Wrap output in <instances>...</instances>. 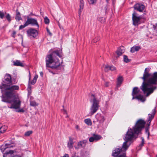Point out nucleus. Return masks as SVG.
Here are the masks:
<instances>
[{
    "instance_id": "obj_12",
    "label": "nucleus",
    "mask_w": 157,
    "mask_h": 157,
    "mask_svg": "<svg viewBox=\"0 0 157 157\" xmlns=\"http://www.w3.org/2000/svg\"><path fill=\"white\" fill-rule=\"evenodd\" d=\"M144 8V6L140 3H137L134 6V9L140 12H142L143 11Z\"/></svg>"
},
{
    "instance_id": "obj_17",
    "label": "nucleus",
    "mask_w": 157,
    "mask_h": 157,
    "mask_svg": "<svg viewBox=\"0 0 157 157\" xmlns=\"http://www.w3.org/2000/svg\"><path fill=\"white\" fill-rule=\"evenodd\" d=\"M125 51V48L123 46H121L119 48L116 52V53L118 56H121Z\"/></svg>"
},
{
    "instance_id": "obj_8",
    "label": "nucleus",
    "mask_w": 157,
    "mask_h": 157,
    "mask_svg": "<svg viewBox=\"0 0 157 157\" xmlns=\"http://www.w3.org/2000/svg\"><path fill=\"white\" fill-rule=\"evenodd\" d=\"M141 18V17L140 16H138L137 13L135 12H134L132 16L133 24L135 25H137L140 24Z\"/></svg>"
},
{
    "instance_id": "obj_30",
    "label": "nucleus",
    "mask_w": 157,
    "mask_h": 157,
    "mask_svg": "<svg viewBox=\"0 0 157 157\" xmlns=\"http://www.w3.org/2000/svg\"><path fill=\"white\" fill-rule=\"evenodd\" d=\"M38 104L36 103L35 101H30V105L31 106L35 107L38 106Z\"/></svg>"
},
{
    "instance_id": "obj_23",
    "label": "nucleus",
    "mask_w": 157,
    "mask_h": 157,
    "mask_svg": "<svg viewBox=\"0 0 157 157\" xmlns=\"http://www.w3.org/2000/svg\"><path fill=\"white\" fill-rule=\"evenodd\" d=\"M140 49V48L139 46H136L132 47L131 48L130 51L132 53H134L136 51H139Z\"/></svg>"
},
{
    "instance_id": "obj_11",
    "label": "nucleus",
    "mask_w": 157,
    "mask_h": 157,
    "mask_svg": "<svg viewBox=\"0 0 157 157\" xmlns=\"http://www.w3.org/2000/svg\"><path fill=\"white\" fill-rule=\"evenodd\" d=\"M4 80H3V83H4L6 85H8L10 84L12 82L11 78L10 75L9 74H6L4 78Z\"/></svg>"
},
{
    "instance_id": "obj_3",
    "label": "nucleus",
    "mask_w": 157,
    "mask_h": 157,
    "mask_svg": "<svg viewBox=\"0 0 157 157\" xmlns=\"http://www.w3.org/2000/svg\"><path fill=\"white\" fill-rule=\"evenodd\" d=\"M149 68H146L145 69L143 75V76L141 78L143 80L141 90L145 93L147 92L146 96H148L150 94L152 93L156 87L153 85L157 84V72H154L151 77L149 78L147 80L146 79L150 76L151 74L149 73Z\"/></svg>"
},
{
    "instance_id": "obj_25",
    "label": "nucleus",
    "mask_w": 157,
    "mask_h": 157,
    "mask_svg": "<svg viewBox=\"0 0 157 157\" xmlns=\"http://www.w3.org/2000/svg\"><path fill=\"white\" fill-rule=\"evenodd\" d=\"M15 19L16 21H20L21 20V14L19 12H17L16 15L15 17Z\"/></svg>"
},
{
    "instance_id": "obj_47",
    "label": "nucleus",
    "mask_w": 157,
    "mask_h": 157,
    "mask_svg": "<svg viewBox=\"0 0 157 157\" xmlns=\"http://www.w3.org/2000/svg\"><path fill=\"white\" fill-rule=\"evenodd\" d=\"M72 157H78V156L76 155V153H75L72 154ZM82 157H85L84 156H82Z\"/></svg>"
},
{
    "instance_id": "obj_44",
    "label": "nucleus",
    "mask_w": 157,
    "mask_h": 157,
    "mask_svg": "<svg viewBox=\"0 0 157 157\" xmlns=\"http://www.w3.org/2000/svg\"><path fill=\"white\" fill-rule=\"evenodd\" d=\"M153 28H154V29L157 32V24L155 25H153Z\"/></svg>"
},
{
    "instance_id": "obj_32",
    "label": "nucleus",
    "mask_w": 157,
    "mask_h": 157,
    "mask_svg": "<svg viewBox=\"0 0 157 157\" xmlns=\"http://www.w3.org/2000/svg\"><path fill=\"white\" fill-rule=\"evenodd\" d=\"M124 62L126 63L129 62L130 61V59H128V57L126 55H124Z\"/></svg>"
},
{
    "instance_id": "obj_52",
    "label": "nucleus",
    "mask_w": 157,
    "mask_h": 157,
    "mask_svg": "<svg viewBox=\"0 0 157 157\" xmlns=\"http://www.w3.org/2000/svg\"><path fill=\"white\" fill-rule=\"evenodd\" d=\"M40 75L41 76H43V73L42 72H40Z\"/></svg>"
},
{
    "instance_id": "obj_35",
    "label": "nucleus",
    "mask_w": 157,
    "mask_h": 157,
    "mask_svg": "<svg viewBox=\"0 0 157 157\" xmlns=\"http://www.w3.org/2000/svg\"><path fill=\"white\" fill-rule=\"evenodd\" d=\"M98 20L101 23H104L105 21V19L102 17H100L98 18Z\"/></svg>"
},
{
    "instance_id": "obj_48",
    "label": "nucleus",
    "mask_w": 157,
    "mask_h": 157,
    "mask_svg": "<svg viewBox=\"0 0 157 157\" xmlns=\"http://www.w3.org/2000/svg\"><path fill=\"white\" fill-rule=\"evenodd\" d=\"M146 133H147L148 135V138H149V133L148 132V130L147 129L146 130Z\"/></svg>"
},
{
    "instance_id": "obj_50",
    "label": "nucleus",
    "mask_w": 157,
    "mask_h": 157,
    "mask_svg": "<svg viewBox=\"0 0 157 157\" xmlns=\"http://www.w3.org/2000/svg\"><path fill=\"white\" fill-rule=\"evenodd\" d=\"M62 112L64 114H67V111H66V110H65V109H63L62 110Z\"/></svg>"
},
{
    "instance_id": "obj_16",
    "label": "nucleus",
    "mask_w": 157,
    "mask_h": 157,
    "mask_svg": "<svg viewBox=\"0 0 157 157\" xmlns=\"http://www.w3.org/2000/svg\"><path fill=\"white\" fill-rule=\"evenodd\" d=\"M96 118L97 121L99 122V123L103 122L105 120L104 116L98 113L96 115Z\"/></svg>"
},
{
    "instance_id": "obj_26",
    "label": "nucleus",
    "mask_w": 157,
    "mask_h": 157,
    "mask_svg": "<svg viewBox=\"0 0 157 157\" xmlns=\"http://www.w3.org/2000/svg\"><path fill=\"white\" fill-rule=\"evenodd\" d=\"M7 129V127L6 126H0V130L2 133L4 132Z\"/></svg>"
},
{
    "instance_id": "obj_7",
    "label": "nucleus",
    "mask_w": 157,
    "mask_h": 157,
    "mask_svg": "<svg viewBox=\"0 0 157 157\" xmlns=\"http://www.w3.org/2000/svg\"><path fill=\"white\" fill-rule=\"evenodd\" d=\"M28 36L30 38H35L37 36L38 34L37 31L34 29L30 28L27 31Z\"/></svg>"
},
{
    "instance_id": "obj_46",
    "label": "nucleus",
    "mask_w": 157,
    "mask_h": 157,
    "mask_svg": "<svg viewBox=\"0 0 157 157\" xmlns=\"http://www.w3.org/2000/svg\"><path fill=\"white\" fill-rule=\"evenodd\" d=\"M109 86V83L107 82H105V87H108Z\"/></svg>"
},
{
    "instance_id": "obj_31",
    "label": "nucleus",
    "mask_w": 157,
    "mask_h": 157,
    "mask_svg": "<svg viewBox=\"0 0 157 157\" xmlns=\"http://www.w3.org/2000/svg\"><path fill=\"white\" fill-rule=\"evenodd\" d=\"M6 17L9 22H10L11 20V17L10 14L8 13H6Z\"/></svg>"
},
{
    "instance_id": "obj_29",
    "label": "nucleus",
    "mask_w": 157,
    "mask_h": 157,
    "mask_svg": "<svg viewBox=\"0 0 157 157\" xmlns=\"http://www.w3.org/2000/svg\"><path fill=\"white\" fill-rule=\"evenodd\" d=\"M84 122L86 124L88 125H91L92 123L90 119H86L85 120Z\"/></svg>"
},
{
    "instance_id": "obj_43",
    "label": "nucleus",
    "mask_w": 157,
    "mask_h": 157,
    "mask_svg": "<svg viewBox=\"0 0 157 157\" xmlns=\"http://www.w3.org/2000/svg\"><path fill=\"white\" fill-rule=\"evenodd\" d=\"M75 128L77 130V131H80V129L79 128V126L78 125H76L75 126Z\"/></svg>"
},
{
    "instance_id": "obj_49",
    "label": "nucleus",
    "mask_w": 157,
    "mask_h": 157,
    "mask_svg": "<svg viewBox=\"0 0 157 157\" xmlns=\"http://www.w3.org/2000/svg\"><path fill=\"white\" fill-rule=\"evenodd\" d=\"M61 157H69V156L68 154H65L63 156H61Z\"/></svg>"
},
{
    "instance_id": "obj_10",
    "label": "nucleus",
    "mask_w": 157,
    "mask_h": 157,
    "mask_svg": "<svg viewBox=\"0 0 157 157\" xmlns=\"http://www.w3.org/2000/svg\"><path fill=\"white\" fill-rule=\"evenodd\" d=\"M10 155V156H10L11 157H21L19 155H17L16 152L12 150H10L9 152H6L3 153V156L6 157L7 155Z\"/></svg>"
},
{
    "instance_id": "obj_20",
    "label": "nucleus",
    "mask_w": 157,
    "mask_h": 157,
    "mask_svg": "<svg viewBox=\"0 0 157 157\" xmlns=\"http://www.w3.org/2000/svg\"><path fill=\"white\" fill-rule=\"evenodd\" d=\"M13 64L14 66H20L23 67L24 66V64L19 60H16L15 61L13 62Z\"/></svg>"
},
{
    "instance_id": "obj_33",
    "label": "nucleus",
    "mask_w": 157,
    "mask_h": 157,
    "mask_svg": "<svg viewBox=\"0 0 157 157\" xmlns=\"http://www.w3.org/2000/svg\"><path fill=\"white\" fill-rule=\"evenodd\" d=\"M28 26V24L27 23H26V21L24 23V24L23 25H20L19 28V29L20 30L21 29L26 26Z\"/></svg>"
},
{
    "instance_id": "obj_28",
    "label": "nucleus",
    "mask_w": 157,
    "mask_h": 157,
    "mask_svg": "<svg viewBox=\"0 0 157 157\" xmlns=\"http://www.w3.org/2000/svg\"><path fill=\"white\" fill-rule=\"evenodd\" d=\"M29 85H28V90L29 91L28 94L29 93V91L31 90V86H30V80L31 78V75H30V72H29Z\"/></svg>"
},
{
    "instance_id": "obj_40",
    "label": "nucleus",
    "mask_w": 157,
    "mask_h": 157,
    "mask_svg": "<svg viewBox=\"0 0 157 157\" xmlns=\"http://www.w3.org/2000/svg\"><path fill=\"white\" fill-rule=\"evenodd\" d=\"M141 144H140V146L141 147H142L144 145V138L143 137H141Z\"/></svg>"
},
{
    "instance_id": "obj_5",
    "label": "nucleus",
    "mask_w": 157,
    "mask_h": 157,
    "mask_svg": "<svg viewBox=\"0 0 157 157\" xmlns=\"http://www.w3.org/2000/svg\"><path fill=\"white\" fill-rule=\"evenodd\" d=\"M90 102L92 103L90 108V113L93 115L97 111L99 107V101L95 95L92 94L91 97Z\"/></svg>"
},
{
    "instance_id": "obj_22",
    "label": "nucleus",
    "mask_w": 157,
    "mask_h": 157,
    "mask_svg": "<svg viewBox=\"0 0 157 157\" xmlns=\"http://www.w3.org/2000/svg\"><path fill=\"white\" fill-rule=\"evenodd\" d=\"M80 5H79L80 8L79 10V14L80 15L81 12L84 6V2L83 0H80Z\"/></svg>"
},
{
    "instance_id": "obj_37",
    "label": "nucleus",
    "mask_w": 157,
    "mask_h": 157,
    "mask_svg": "<svg viewBox=\"0 0 157 157\" xmlns=\"http://www.w3.org/2000/svg\"><path fill=\"white\" fill-rule=\"evenodd\" d=\"M32 133V131H29L26 132L25 133V136H30Z\"/></svg>"
},
{
    "instance_id": "obj_53",
    "label": "nucleus",
    "mask_w": 157,
    "mask_h": 157,
    "mask_svg": "<svg viewBox=\"0 0 157 157\" xmlns=\"http://www.w3.org/2000/svg\"><path fill=\"white\" fill-rule=\"evenodd\" d=\"M68 117V116L67 115V116H66V117Z\"/></svg>"
},
{
    "instance_id": "obj_18",
    "label": "nucleus",
    "mask_w": 157,
    "mask_h": 157,
    "mask_svg": "<svg viewBox=\"0 0 157 157\" xmlns=\"http://www.w3.org/2000/svg\"><path fill=\"white\" fill-rule=\"evenodd\" d=\"M73 144V139L71 137H69V141L67 144L68 148L70 150L72 148Z\"/></svg>"
},
{
    "instance_id": "obj_4",
    "label": "nucleus",
    "mask_w": 157,
    "mask_h": 157,
    "mask_svg": "<svg viewBox=\"0 0 157 157\" xmlns=\"http://www.w3.org/2000/svg\"><path fill=\"white\" fill-rule=\"evenodd\" d=\"M56 56H58L59 57H62L61 52L59 50H56L47 55L45 59L47 67L52 69L57 68L59 66V61Z\"/></svg>"
},
{
    "instance_id": "obj_38",
    "label": "nucleus",
    "mask_w": 157,
    "mask_h": 157,
    "mask_svg": "<svg viewBox=\"0 0 157 157\" xmlns=\"http://www.w3.org/2000/svg\"><path fill=\"white\" fill-rule=\"evenodd\" d=\"M99 40V39L98 37H97V38H95L94 39L92 40L91 43H95L97 42V41H98Z\"/></svg>"
},
{
    "instance_id": "obj_19",
    "label": "nucleus",
    "mask_w": 157,
    "mask_h": 157,
    "mask_svg": "<svg viewBox=\"0 0 157 157\" xmlns=\"http://www.w3.org/2000/svg\"><path fill=\"white\" fill-rule=\"evenodd\" d=\"M123 81V78L122 76H119L117 79V86L119 87L121 86V84Z\"/></svg>"
},
{
    "instance_id": "obj_54",
    "label": "nucleus",
    "mask_w": 157,
    "mask_h": 157,
    "mask_svg": "<svg viewBox=\"0 0 157 157\" xmlns=\"http://www.w3.org/2000/svg\"><path fill=\"white\" fill-rule=\"evenodd\" d=\"M156 156H157V155Z\"/></svg>"
},
{
    "instance_id": "obj_21",
    "label": "nucleus",
    "mask_w": 157,
    "mask_h": 157,
    "mask_svg": "<svg viewBox=\"0 0 157 157\" xmlns=\"http://www.w3.org/2000/svg\"><path fill=\"white\" fill-rule=\"evenodd\" d=\"M109 69L112 71H114L116 70V68L115 67L112 66H110L108 65L105 66V71H107Z\"/></svg>"
},
{
    "instance_id": "obj_51",
    "label": "nucleus",
    "mask_w": 157,
    "mask_h": 157,
    "mask_svg": "<svg viewBox=\"0 0 157 157\" xmlns=\"http://www.w3.org/2000/svg\"><path fill=\"white\" fill-rule=\"evenodd\" d=\"M16 33V32L15 31H13V35L12 36L13 37H14V35H15Z\"/></svg>"
},
{
    "instance_id": "obj_39",
    "label": "nucleus",
    "mask_w": 157,
    "mask_h": 157,
    "mask_svg": "<svg viewBox=\"0 0 157 157\" xmlns=\"http://www.w3.org/2000/svg\"><path fill=\"white\" fill-rule=\"evenodd\" d=\"M4 15V13L3 12L0 11V17L2 19H3Z\"/></svg>"
},
{
    "instance_id": "obj_36",
    "label": "nucleus",
    "mask_w": 157,
    "mask_h": 157,
    "mask_svg": "<svg viewBox=\"0 0 157 157\" xmlns=\"http://www.w3.org/2000/svg\"><path fill=\"white\" fill-rule=\"evenodd\" d=\"M44 21L45 24H48L49 23V19L47 17H44Z\"/></svg>"
},
{
    "instance_id": "obj_34",
    "label": "nucleus",
    "mask_w": 157,
    "mask_h": 157,
    "mask_svg": "<svg viewBox=\"0 0 157 157\" xmlns=\"http://www.w3.org/2000/svg\"><path fill=\"white\" fill-rule=\"evenodd\" d=\"M97 0H88V2L90 4L93 5L95 4Z\"/></svg>"
},
{
    "instance_id": "obj_45",
    "label": "nucleus",
    "mask_w": 157,
    "mask_h": 157,
    "mask_svg": "<svg viewBox=\"0 0 157 157\" xmlns=\"http://www.w3.org/2000/svg\"><path fill=\"white\" fill-rule=\"evenodd\" d=\"M25 111L23 109H19L17 111V112H22L23 113Z\"/></svg>"
},
{
    "instance_id": "obj_6",
    "label": "nucleus",
    "mask_w": 157,
    "mask_h": 157,
    "mask_svg": "<svg viewBox=\"0 0 157 157\" xmlns=\"http://www.w3.org/2000/svg\"><path fill=\"white\" fill-rule=\"evenodd\" d=\"M140 92V90L138 87H134L132 93V95L133 96L132 99L133 100L136 99L143 102L145 101V98L142 95L138 94Z\"/></svg>"
},
{
    "instance_id": "obj_1",
    "label": "nucleus",
    "mask_w": 157,
    "mask_h": 157,
    "mask_svg": "<svg viewBox=\"0 0 157 157\" xmlns=\"http://www.w3.org/2000/svg\"><path fill=\"white\" fill-rule=\"evenodd\" d=\"M0 89H2L3 93V90H5L4 95L3 94L1 97L2 101L6 102H7L11 104L10 107H8L11 109H18L21 106V101L19 98L15 96V90H18L19 87L16 85L10 86L2 83L0 85Z\"/></svg>"
},
{
    "instance_id": "obj_24",
    "label": "nucleus",
    "mask_w": 157,
    "mask_h": 157,
    "mask_svg": "<svg viewBox=\"0 0 157 157\" xmlns=\"http://www.w3.org/2000/svg\"><path fill=\"white\" fill-rule=\"evenodd\" d=\"M38 77L37 75H36L34 77L33 79L31 81H30V83L31 85L34 84L36 81Z\"/></svg>"
},
{
    "instance_id": "obj_41",
    "label": "nucleus",
    "mask_w": 157,
    "mask_h": 157,
    "mask_svg": "<svg viewBox=\"0 0 157 157\" xmlns=\"http://www.w3.org/2000/svg\"><path fill=\"white\" fill-rule=\"evenodd\" d=\"M94 137L93 136L92 137H90L89 138V141L90 142H93L94 141Z\"/></svg>"
},
{
    "instance_id": "obj_9",
    "label": "nucleus",
    "mask_w": 157,
    "mask_h": 157,
    "mask_svg": "<svg viewBox=\"0 0 157 157\" xmlns=\"http://www.w3.org/2000/svg\"><path fill=\"white\" fill-rule=\"evenodd\" d=\"M26 23L28 25H31L32 26H36L38 28L39 26L37 20L32 18H28L26 21Z\"/></svg>"
},
{
    "instance_id": "obj_42",
    "label": "nucleus",
    "mask_w": 157,
    "mask_h": 157,
    "mask_svg": "<svg viewBox=\"0 0 157 157\" xmlns=\"http://www.w3.org/2000/svg\"><path fill=\"white\" fill-rule=\"evenodd\" d=\"M46 30L47 33L49 34L50 36L52 35V33L50 32L48 28H47Z\"/></svg>"
},
{
    "instance_id": "obj_15",
    "label": "nucleus",
    "mask_w": 157,
    "mask_h": 157,
    "mask_svg": "<svg viewBox=\"0 0 157 157\" xmlns=\"http://www.w3.org/2000/svg\"><path fill=\"white\" fill-rule=\"evenodd\" d=\"M155 111L156 107H155L154 109H152V113L151 114H149L148 115V122L149 123L148 125H150V123L151 120L154 117V115L155 113Z\"/></svg>"
},
{
    "instance_id": "obj_2",
    "label": "nucleus",
    "mask_w": 157,
    "mask_h": 157,
    "mask_svg": "<svg viewBox=\"0 0 157 157\" xmlns=\"http://www.w3.org/2000/svg\"><path fill=\"white\" fill-rule=\"evenodd\" d=\"M144 128H133L132 129L129 128L124 139L125 141L123 143L122 148H117L113 151L112 155L115 157L120 154H122L117 157H126L125 151L130 144L129 141H131L134 137L135 134L138 135L140 133L142 129Z\"/></svg>"
},
{
    "instance_id": "obj_27",
    "label": "nucleus",
    "mask_w": 157,
    "mask_h": 157,
    "mask_svg": "<svg viewBox=\"0 0 157 157\" xmlns=\"http://www.w3.org/2000/svg\"><path fill=\"white\" fill-rule=\"evenodd\" d=\"M93 136L95 140L97 141L100 139L101 137V136L98 135L94 134Z\"/></svg>"
},
{
    "instance_id": "obj_13",
    "label": "nucleus",
    "mask_w": 157,
    "mask_h": 157,
    "mask_svg": "<svg viewBox=\"0 0 157 157\" xmlns=\"http://www.w3.org/2000/svg\"><path fill=\"white\" fill-rule=\"evenodd\" d=\"M14 146L13 144L6 143L3 144L1 146L0 150L2 152H3L6 148L13 147Z\"/></svg>"
},
{
    "instance_id": "obj_14",
    "label": "nucleus",
    "mask_w": 157,
    "mask_h": 157,
    "mask_svg": "<svg viewBox=\"0 0 157 157\" xmlns=\"http://www.w3.org/2000/svg\"><path fill=\"white\" fill-rule=\"evenodd\" d=\"M87 142V140H83L80 141L78 143L77 146H75L74 147L76 149H78L81 147H84L85 146Z\"/></svg>"
}]
</instances>
